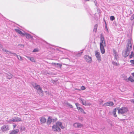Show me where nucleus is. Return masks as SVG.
Masks as SVG:
<instances>
[{
	"mask_svg": "<svg viewBox=\"0 0 134 134\" xmlns=\"http://www.w3.org/2000/svg\"><path fill=\"white\" fill-rule=\"evenodd\" d=\"M15 121V119H14V118L13 119H11L10 120V121L12 122H16Z\"/></svg>",
	"mask_w": 134,
	"mask_h": 134,
	"instance_id": "nucleus-34",
	"label": "nucleus"
},
{
	"mask_svg": "<svg viewBox=\"0 0 134 134\" xmlns=\"http://www.w3.org/2000/svg\"><path fill=\"white\" fill-rule=\"evenodd\" d=\"M134 54L133 53V52H131V54H132L133 55V54Z\"/></svg>",
	"mask_w": 134,
	"mask_h": 134,
	"instance_id": "nucleus-51",
	"label": "nucleus"
},
{
	"mask_svg": "<svg viewBox=\"0 0 134 134\" xmlns=\"http://www.w3.org/2000/svg\"><path fill=\"white\" fill-rule=\"evenodd\" d=\"M116 109L115 108L113 111V114L114 115V116L115 117H116L117 116V115L116 114Z\"/></svg>",
	"mask_w": 134,
	"mask_h": 134,
	"instance_id": "nucleus-22",
	"label": "nucleus"
},
{
	"mask_svg": "<svg viewBox=\"0 0 134 134\" xmlns=\"http://www.w3.org/2000/svg\"><path fill=\"white\" fill-rule=\"evenodd\" d=\"M113 55L114 56L115 59L116 60H117L118 59V55L117 54V53L114 50H113Z\"/></svg>",
	"mask_w": 134,
	"mask_h": 134,
	"instance_id": "nucleus-11",
	"label": "nucleus"
},
{
	"mask_svg": "<svg viewBox=\"0 0 134 134\" xmlns=\"http://www.w3.org/2000/svg\"><path fill=\"white\" fill-rule=\"evenodd\" d=\"M2 50L3 51H4L5 52H6V53L7 54H10V53H11V52H10L9 51H8L7 50L3 48L2 49Z\"/></svg>",
	"mask_w": 134,
	"mask_h": 134,
	"instance_id": "nucleus-25",
	"label": "nucleus"
},
{
	"mask_svg": "<svg viewBox=\"0 0 134 134\" xmlns=\"http://www.w3.org/2000/svg\"><path fill=\"white\" fill-rule=\"evenodd\" d=\"M52 128L54 131L59 132L60 131V128L63 129L64 128V127L63 126L62 122L57 121L55 125H53Z\"/></svg>",
	"mask_w": 134,
	"mask_h": 134,
	"instance_id": "nucleus-2",
	"label": "nucleus"
},
{
	"mask_svg": "<svg viewBox=\"0 0 134 134\" xmlns=\"http://www.w3.org/2000/svg\"><path fill=\"white\" fill-rule=\"evenodd\" d=\"M13 76L10 73L8 74H5V76L8 79H11L12 77Z\"/></svg>",
	"mask_w": 134,
	"mask_h": 134,
	"instance_id": "nucleus-20",
	"label": "nucleus"
},
{
	"mask_svg": "<svg viewBox=\"0 0 134 134\" xmlns=\"http://www.w3.org/2000/svg\"><path fill=\"white\" fill-rule=\"evenodd\" d=\"M54 64L55 65H57L60 68H61L62 66V65L60 64L59 63H54Z\"/></svg>",
	"mask_w": 134,
	"mask_h": 134,
	"instance_id": "nucleus-30",
	"label": "nucleus"
},
{
	"mask_svg": "<svg viewBox=\"0 0 134 134\" xmlns=\"http://www.w3.org/2000/svg\"><path fill=\"white\" fill-rule=\"evenodd\" d=\"M40 119L41 124L44 123L46 121V119L44 117H41Z\"/></svg>",
	"mask_w": 134,
	"mask_h": 134,
	"instance_id": "nucleus-12",
	"label": "nucleus"
},
{
	"mask_svg": "<svg viewBox=\"0 0 134 134\" xmlns=\"http://www.w3.org/2000/svg\"><path fill=\"white\" fill-rule=\"evenodd\" d=\"M14 30L15 31L20 34L21 36H24L25 35L24 33L22 32L21 31L18 29H15Z\"/></svg>",
	"mask_w": 134,
	"mask_h": 134,
	"instance_id": "nucleus-15",
	"label": "nucleus"
},
{
	"mask_svg": "<svg viewBox=\"0 0 134 134\" xmlns=\"http://www.w3.org/2000/svg\"><path fill=\"white\" fill-rule=\"evenodd\" d=\"M1 130L2 131H5L9 130V129L8 126L6 125H4L1 127Z\"/></svg>",
	"mask_w": 134,
	"mask_h": 134,
	"instance_id": "nucleus-8",
	"label": "nucleus"
},
{
	"mask_svg": "<svg viewBox=\"0 0 134 134\" xmlns=\"http://www.w3.org/2000/svg\"><path fill=\"white\" fill-rule=\"evenodd\" d=\"M84 58L87 62L90 63L92 61V58L91 57L87 55H85L84 56Z\"/></svg>",
	"mask_w": 134,
	"mask_h": 134,
	"instance_id": "nucleus-6",
	"label": "nucleus"
},
{
	"mask_svg": "<svg viewBox=\"0 0 134 134\" xmlns=\"http://www.w3.org/2000/svg\"><path fill=\"white\" fill-rule=\"evenodd\" d=\"M125 81L127 82H128L129 81H130L132 82H134V80H133L131 77H130L128 78H126L125 79Z\"/></svg>",
	"mask_w": 134,
	"mask_h": 134,
	"instance_id": "nucleus-19",
	"label": "nucleus"
},
{
	"mask_svg": "<svg viewBox=\"0 0 134 134\" xmlns=\"http://www.w3.org/2000/svg\"><path fill=\"white\" fill-rule=\"evenodd\" d=\"M94 3L96 5V6L97 5V4H96L97 2H96V0L94 1Z\"/></svg>",
	"mask_w": 134,
	"mask_h": 134,
	"instance_id": "nucleus-45",
	"label": "nucleus"
},
{
	"mask_svg": "<svg viewBox=\"0 0 134 134\" xmlns=\"http://www.w3.org/2000/svg\"><path fill=\"white\" fill-rule=\"evenodd\" d=\"M53 121L51 117H49L47 119V123L48 124H50Z\"/></svg>",
	"mask_w": 134,
	"mask_h": 134,
	"instance_id": "nucleus-18",
	"label": "nucleus"
},
{
	"mask_svg": "<svg viewBox=\"0 0 134 134\" xmlns=\"http://www.w3.org/2000/svg\"><path fill=\"white\" fill-rule=\"evenodd\" d=\"M10 54H13L14 56H16V57H17L18 55L16 53H12L11 52V53H10Z\"/></svg>",
	"mask_w": 134,
	"mask_h": 134,
	"instance_id": "nucleus-33",
	"label": "nucleus"
},
{
	"mask_svg": "<svg viewBox=\"0 0 134 134\" xmlns=\"http://www.w3.org/2000/svg\"><path fill=\"white\" fill-rule=\"evenodd\" d=\"M131 38L129 39L128 40V42L127 44V49L125 51H123L122 55L125 57H127L130 53V51L132 49V46Z\"/></svg>",
	"mask_w": 134,
	"mask_h": 134,
	"instance_id": "nucleus-1",
	"label": "nucleus"
},
{
	"mask_svg": "<svg viewBox=\"0 0 134 134\" xmlns=\"http://www.w3.org/2000/svg\"><path fill=\"white\" fill-rule=\"evenodd\" d=\"M83 109H82V108H81V109H80V110H79V111H80V112H82V111H83Z\"/></svg>",
	"mask_w": 134,
	"mask_h": 134,
	"instance_id": "nucleus-38",
	"label": "nucleus"
},
{
	"mask_svg": "<svg viewBox=\"0 0 134 134\" xmlns=\"http://www.w3.org/2000/svg\"><path fill=\"white\" fill-rule=\"evenodd\" d=\"M52 120L53 121V122H54L57 120V118H55V119H52Z\"/></svg>",
	"mask_w": 134,
	"mask_h": 134,
	"instance_id": "nucleus-35",
	"label": "nucleus"
},
{
	"mask_svg": "<svg viewBox=\"0 0 134 134\" xmlns=\"http://www.w3.org/2000/svg\"><path fill=\"white\" fill-rule=\"evenodd\" d=\"M14 119L16 122H19L21 121V119L18 117H15Z\"/></svg>",
	"mask_w": 134,
	"mask_h": 134,
	"instance_id": "nucleus-21",
	"label": "nucleus"
},
{
	"mask_svg": "<svg viewBox=\"0 0 134 134\" xmlns=\"http://www.w3.org/2000/svg\"><path fill=\"white\" fill-rule=\"evenodd\" d=\"M93 0H91V1H93Z\"/></svg>",
	"mask_w": 134,
	"mask_h": 134,
	"instance_id": "nucleus-53",
	"label": "nucleus"
},
{
	"mask_svg": "<svg viewBox=\"0 0 134 134\" xmlns=\"http://www.w3.org/2000/svg\"><path fill=\"white\" fill-rule=\"evenodd\" d=\"M82 112L83 113H84V114H86V113L83 110V111H82Z\"/></svg>",
	"mask_w": 134,
	"mask_h": 134,
	"instance_id": "nucleus-49",
	"label": "nucleus"
},
{
	"mask_svg": "<svg viewBox=\"0 0 134 134\" xmlns=\"http://www.w3.org/2000/svg\"><path fill=\"white\" fill-rule=\"evenodd\" d=\"M20 130L21 131H24L25 130V127H23L20 128Z\"/></svg>",
	"mask_w": 134,
	"mask_h": 134,
	"instance_id": "nucleus-29",
	"label": "nucleus"
},
{
	"mask_svg": "<svg viewBox=\"0 0 134 134\" xmlns=\"http://www.w3.org/2000/svg\"><path fill=\"white\" fill-rule=\"evenodd\" d=\"M38 51L36 49H34L33 51V52H37Z\"/></svg>",
	"mask_w": 134,
	"mask_h": 134,
	"instance_id": "nucleus-39",
	"label": "nucleus"
},
{
	"mask_svg": "<svg viewBox=\"0 0 134 134\" xmlns=\"http://www.w3.org/2000/svg\"><path fill=\"white\" fill-rule=\"evenodd\" d=\"M17 57L19 60H22V58L20 56L18 55Z\"/></svg>",
	"mask_w": 134,
	"mask_h": 134,
	"instance_id": "nucleus-27",
	"label": "nucleus"
},
{
	"mask_svg": "<svg viewBox=\"0 0 134 134\" xmlns=\"http://www.w3.org/2000/svg\"><path fill=\"white\" fill-rule=\"evenodd\" d=\"M76 134H78V133H76Z\"/></svg>",
	"mask_w": 134,
	"mask_h": 134,
	"instance_id": "nucleus-54",
	"label": "nucleus"
},
{
	"mask_svg": "<svg viewBox=\"0 0 134 134\" xmlns=\"http://www.w3.org/2000/svg\"><path fill=\"white\" fill-rule=\"evenodd\" d=\"M33 86L34 88L37 90L38 92L39 93H43V91L42 90V89L40 85L35 84V85H33Z\"/></svg>",
	"mask_w": 134,
	"mask_h": 134,
	"instance_id": "nucleus-4",
	"label": "nucleus"
},
{
	"mask_svg": "<svg viewBox=\"0 0 134 134\" xmlns=\"http://www.w3.org/2000/svg\"><path fill=\"white\" fill-rule=\"evenodd\" d=\"M103 102V100H101L100 101V104H102Z\"/></svg>",
	"mask_w": 134,
	"mask_h": 134,
	"instance_id": "nucleus-40",
	"label": "nucleus"
},
{
	"mask_svg": "<svg viewBox=\"0 0 134 134\" xmlns=\"http://www.w3.org/2000/svg\"><path fill=\"white\" fill-rule=\"evenodd\" d=\"M110 19L111 21H113L115 19L114 17L113 16H111L110 17Z\"/></svg>",
	"mask_w": 134,
	"mask_h": 134,
	"instance_id": "nucleus-28",
	"label": "nucleus"
},
{
	"mask_svg": "<svg viewBox=\"0 0 134 134\" xmlns=\"http://www.w3.org/2000/svg\"><path fill=\"white\" fill-rule=\"evenodd\" d=\"M68 104V106L70 108H73V107L70 104Z\"/></svg>",
	"mask_w": 134,
	"mask_h": 134,
	"instance_id": "nucleus-37",
	"label": "nucleus"
},
{
	"mask_svg": "<svg viewBox=\"0 0 134 134\" xmlns=\"http://www.w3.org/2000/svg\"><path fill=\"white\" fill-rule=\"evenodd\" d=\"M25 35H26V37L27 39L31 38L33 39V37L27 33H24Z\"/></svg>",
	"mask_w": 134,
	"mask_h": 134,
	"instance_id": "nucleus-17",
	"label": "nucleus"
},
{
	"mask_svg": "<svg viewBox=\"0 0 134 134\" xmlns=\"http://www.w3.org/2000/svg\"><path fill=\"white\" fill-rule=\"evenodd\" d=\"M85 1H89L90 0H84Z\"/></svg>",
	"mask_w": 134,
	"mask_h": 134,
	"instance_id": "nucleus-52",
	"label": "nucleus"
},
{
	"mask_svg": "<svg viewBox=\"0 0 134 134\" xmlns=\"http://www.w3.org/2000/svg\"><path fill=\"white\" fill-rule=\"evenodd\" d=\"M2 47H3L2 45L1 44H0V48H2Z\"/></svg>",
	"mask_w": 134,
	"mask_h": 134,
	"instance_id": "nucleus-46",
	"label": "nucleus"
},
{
	"mask_svg": "<svg viewBox=\"0 0 134 134\" xmlns=\"http://www.w3.org/2000/svg\"><path fill=\"white\" fill-rule=\"evenodd\" d=\"M104 45H100V48L101 53L103 54L105 53V50L104 48Z\"/></svg>",
	"mask_w": 134,
	"mask_h": 134,
	"instance_id": "nucleus-13",
	"label": "nucleus"
},
{
	"mask_svg": "<svg viewBox=\"0 0 134 134\" xmlns=\"http://www.w3.org/2000/svg\"><path fill=\"white\" fill-rule=\"evenodd\" d=\"M19 132V129L13 130L10 131L9 134H17Z\"/></svg>",
	"mask_w": 134,
	"mask_h": 134,
	"instance_id": "nucleus-9",
	"label": "nucleus"
},
{
	"mask_svg": "<svg viewBox=\"0 0 134 134\" xmlns=\"http://www.w3.org/2000/svg\"><path fill=\"white\" fill-rule=\"evenodd\" d=\"M133 96H134V94L133 95Z\"/></svg>",
	"mask_w": 134,
	"mask_h": 134,
	"instance_id": "nucleus-55",
	"label": "nucleus"
},
{
	"mask_svg": "<svg viewBox=\"0 0 134 134\" xmlns=\"http://www.w3.org/2000/svg\"><path fill=\"white\" fill-rule=\"evenodd\" d=\"M75 127L81 128L83 127V125L79 123H75L73 125Z\"/></svg>",
	"mask_w": 134,
	"mask_h": 134,
	"instance_id": "nucleus-10",
	"label": "nucleus"
},
{
	"mask_svg": "<svg viewBox=\"0 0 134 134\" xmlns=\"http://www.w3.org/2000/svg\"><path fill=\"white\" fill-rule=\"evenodd\" d=\"M81 108L80 107H77V108L79 110L80 109H81Z\"/></svg>",
	"mask_w": 134,
	"mask_h": 134,
	"instance_id": "nucleus-44",
	"label": "nucleus"
},
{
	"mask_svg": "<svg viewBox=\"0 0 134 134\" xmlns=\"http://www.w3.org/2000/svg\"><path fill=\"white\" fill-rule=\"evenodd\" d=\"M133 55L132 54H130L129 56V57L130 58H132L133 57Z\"/></svg>",
	"mask_w": 134,
	"mask_h": 134,
	"instance_id": "nucleus-42",
	"label": "nucleus"
},
{
	"mask_svg": "<svg viewBox=\"0 0 134 134\" xmlns=\"http://www.w3.org/2000/svg\"><path fill=\"white\" fill-rule=\"evenodd\" d=\"M81 89L82 90H85V87L83 86H82L81 87Z\"/></svg>",
	"mask_w": 134,
	"mask_h": 134,
	"instance_id": "nucleus-32",
	"label": "nucleus"
},
{
	"mask_svg": "<svg viewBox=\"0 0 134 134\" xmlns=\"http://www.w3.org/2000/svg\"><path fill=\"white\" fill-rule=\"evenodd\" d=\"M81 102L82 104L85 106L88 105H89V104L87 103L86 102L85 100L83 99H81Z\"/></svg>",
	"mask_w": 134,
	"mask_h": 134,
	"instance_id": "nucleus-16",
	"label": "nucleus"
},
{
	"mask_svg": "<svg viewBox=\"0 0 134 134\" xmlns=\"http://www.w3.org/2000/svg\"><path fill=\"white\" fill-rule=\"evenodd\" d=\"M132 75L134 77V72L132 73Z\"/></svg>",
	"mask_w": 134,
	"mask_h": 134,
	"instance_id": "nucleus-50",
	"label": "nucleus"
},
{
	"mask_svg": "<svg viewBox=\"0 0 134 134\" xmlns=\"http://www.w3.org/2000/svg\"><path fill=\"white\" fill-rule=\"evenodd\" d=\"M117 110L118 111V114H121L126 113L128 111L127 108L125 107H122L118 109H117Z\"/></svg>",
	"mask_w": 134,
	"mask_h": 134,
	"instance_id": "nucleus-3",
	"label": "nucleus"
},
{
	"mask_svg": "<svg viewBox=\"0 0 134 134\" xmlns=\"http://www.w3.org/2000/svg\"><path fill=\"white\" fill-rule=\"evenodd\" d=\"M28 58H29L31 61L33 62H35V60L33 57H28Z\"/></svg>",
	"mask_w": 134,
	"mask_h": 134,
	"instance_id": "nucleus-26",
	"label": "nucleus"
},
{
	"mask_svg": "<svg viewBox=\"0 0 134 134\" xmlns=\"http://www.w3.org/2000/svg\"><path fill=\"white\" fill-rule=\"evenodd\" d=\"M83 53V52H80V53H79V54L78 55H79V54H80V55H81V54L82 53Z\"/></svg>",
	"mask_w": 134,
	"mask_h": 134,
	"instance_id": "nucleus-48",
	"label": "nucleus"
},
{
	"mask_svg": "<svg viewBox=\"0 0 134 134\" xmlns=\"http://www.w3.org/2000/svg\"><path fill=\"white\" fill-rule=\"evenodd\" d=\"M130 19L131 20H133L134 19V14H133L131 16Z\"/></svg>",
	"mask_w": 134,
	"mask_h": 134,
	"instance_id": "nucleus-31",
	"label": "nucleus"
},
{
	"mask_svg": "<svg viewBox=\"0 0 134 134\" xmlns=\"http://www.w3.org/2000/svg\"><path fill=\"white\" fill-rule=\"evenodd\" d=\"M95 56L97 58V60L99 62H100L101 61V56L99 52L96 51L95 52Z\"/></svg>",
	"mask_w": 134,
	"mask_h": 134,
	"instance_id": "nucleus-5",
	"label": "nucleus"
},
{
	"mask_svg": "<svg viewBox=\"0 0 134 134\" xmlns=\"http://www.w3.org/2000/svg\"><path fill=\"white\" fill-rule=\"evenodd\" d=\"M98 27V25L97 24L95 25L94 26L93 29V31L95 32H96L97 29Z\"/></svg>",
	"mask_w": 134,
	"mask_h": 134,
	"instance_id": "nucleus-24",
	"label": "nucleus"
},
{
	"mask_svg": "<svg viewBox=\"0 0 134 134\" xmlns=\"http://www.w3.org/2000/svg\"><path fill=\"white\" fill-rule=\"evenodd\" d=\"M114 105L113 103L112 102H109L105 103L103 104V105H107L108 106H111Z\"/></svg>",
	"mask_w": 134,
	"mask_h": 134,
	"instance_id": "nucleus-14",
	"label": "nucleus"
},
{
	"mask_svg": "<svg viewBox=\"0 0 134 134\" xmlns=\"http://www.w3.org/2000/svg\"><path fill=\"white\" fill-rule=\"evenodd\" d=\"M130 62L131 63L134 65V60H130Z\"/></svg>",
	"mask_w": 134,
	"mask_h": 134,
	"instance_id": "nucleus-36",
	"label": "nucleus"
},
{
	"mask_svg": "<svg viewBox=\"0 0 134 134\" xmlns=\"http://www.w3.org/2000/svg\"><path fill=\"white\" fill-rule=\"evenodd\" d=\"M13 126L14 128H15L16 126V125L15 124H14L13 125Z\"/></svg>",
	"mask_w": 134,
	"mask_h": 134,
	"instance_id": "nucleus-43",
	"label": "nucleus"
},
{
	"mask_svg": "<svg viewBox=\"0 0 134 134\" xmlns=\"http://www.w3.org/2000/svg\"><path fill=\"white\" fill-rule=\"evenodd\" d=\"M112 63L114 65L116 66H118L119 65V64L118 63L115 61H113L112 62Z\"/></svg>",
	"mask_w": 134,
	"mask_h": 134,
	"instance_id": "nucleus-23",
	"label": "nucleus"
},
{
	"mask_svg": "<svg viewBox=\"0 0 134 134\" xmlns=\"http://www.w3.org/2000/svg\"><path fill=\"white\" fill-rule=\"evenodd\" d=\"M75 105L77 107H78V106L80 105L78 103H76Z\"/></svg>",
	"mask_w": 134,
	"mask_h": 134,
	"instance_id": "nucleus-41",
	"label": "nucleus"
},
{
	"mask_svg": "<svg viewBox=\"0 0 134 134\" xmlns=\"http://www.w3.org/2000/svg\"><path fill=\"white\" fill-rule=\"evenodd\" d=\"M104 45L106 46L105 41L104 40V38L102 35L100 36V45Z\"/></svg>",
	"mask_w": 134,
	"mask_h": 134,
	"instance_id": "nucleus-7",
	"label": "nucleus"
},
{
	"mask_svg": "<svg viewBox=\"0 0 134 134\" xmlns=\"http://www.w3.org/2000/svg\"><path fill=\"white\" fill-rule=\"evenodd\" d=\"M131 102L134 103V99H132L131 100Z\"/></svg>",
	"mask_w": 134,
	"mask_h": 134,
	"instance_id": "nucleus-47",
	"label": "nucleus"
}]
</instances>
